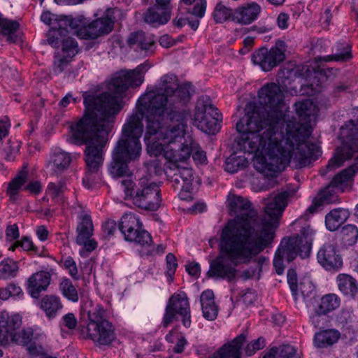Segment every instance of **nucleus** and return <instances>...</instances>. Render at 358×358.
Listing matches in <instances>:
<instances>
[{
	"label": "nucleus",
	"instance_id": "nucleus-61",
	"mask_svg": "<svg viewBox=\"0 0 358 358\" xmlns=\"http://www.w3.org/2000/svg\"><path fill=\"white\" fill-rule=\"evenodd\" d=\"M10 127V119L8 116H3L0 119V141L6 138L9 134Z\"/></svg>",
	"mask_w": 358,
	"mask_h": 358
},
{
	"label": "nucleus",
	"instance_id": "nucleus-60",
	"mask_svg": "<svg viewBox=\"0 0 358 358\" xmlns=\"http://www.w3.org/2000/svg\"><path fill=\"white\" fill-rule=\"evenodd\" d=\"M144 33L142 31L131 33L127 40V44L129 46L137 45L139 48L143 40H144Z\"/></svg>",
	"mask_w": 358,
	"mask_h": 358
},
{
	"label": "nucleus",
	"instance_id": "nucleus-22",
	"mask_svg": "<svg viewBox=\"0 0 358 358\" xmlns=\"http://www.w3.org/2000/svg\"><path fill=\"white\" fill-rule=\"evenodd\" d=\"M21 325L22 319L19 315H9L6 311L0 312V331L4 334V341H10Z\"/></svg>",
	"mask_w": 358,
	"mask_h": 358
},
{
	"label": "nucleus",
	"instance_id": "nucleus-37",
	"mask_svg": "<svg viewBox=\"0 0 358 358\" xmlns=\"http://www.w3.org/2000/svg\"><path fill=\"white\" fill-rule=\"evenodd\" d=\"M26 166L17 173V175L9 182L7 193L10 198H14L18 193V190L26 182L27 178V171Z\"/></svg>",
	"mask_w": 358,
	"mask_h": 358
},
{
	"label": "nucleus",
	"instance_id": "nucleus-26",
	"mask_svg": "<svg viewBox=\"0 0 358 358\" xmlns=\"http://www.w3.org/2000/svg\"><path fill=\"white\" fill-rule=\"evenodd\" d=\"M350 216L348 210L337 208L331 210L325 215V225L330 231L338 230Z\"/></svg>",
	"mask_w": 358,
	"mask_h": 358
},
{
	"label": "nucleus",
	"instance_id": "nucleus-29",
	"mask_svg": "<svg viewBox=\"0 0 358 358\" xmlns=\"http://www.w3.org/2000/svg\"><path fill=\"white\" fill-rule=\"evenodd\" d=\"M341 334L336 329H326L315 334L314 344L317 348H324L336 343L340 338Z\"/></svg>",
	"mask_w": 358,
	"mask_h": 358
},
{
	"label": "nucleus",
	"instance_id": "nucleus-43",
	"mask_svg": "<svg viewBox=\"0 0 358 358\" xmlns=\"http://www.w3.org/2000/svg\"><path fill=\"white\" fill-rule=\"evenodd\" d=\"M62 50L65 56L73 59L79 52L78 44L73 38H64L62 42Z\"/></svg>",
	"mask_w": 358,
	"mask_h": 358
},
{
	"label": "nucleus",
	"instance_id": "nucleus-38",
	"mask_svg": "<svg viewBox=\"0 0 358 358\" xmlns=\"http://www.w3.org/2000/svg\"><path fill=\"white\" fill-rule=\"evenodd\" d=\"M299 289L307 306H312L317 302L316 289L311 282H301Z\"/></svg>",
	"mask_w": 358,
	"mask_h": 358
},
{
	"label": "nucleus",
	"instance_id": "nucleus-53",
	"mask_svg": "<svg viewBox=\"0 0 358 358\" xmlns=\"http://www.w3.org/2000/svg\"><path fill=\"white\" fill-rule=\"evenodd\" d=\"M21 247L24 250L33 251L37 253L38 248L34 246L32 241L27 236L22 238L21 241H16L13 246H11L12 250H14L15 248Z\"/></svg>",
	"mask_w": 358,
	"mask_h": 358
},
{
	"label": "nucleus",
	"instance_id": "nucleus-14",
	"mask_svg": "<svg viewBox=\"0 0 358 358\" xmlns=\"http://www.w3.org/2000/svg\"><path fill=\"white\" fill-rule=\"evenodd\" d=\"M181 317L183 326L189 328L191 326V312L188 299L185 293L172 295L166 306L164 314L161 323L164 328H167L178 316Z\"/></svg>",
	"mask_w": 358,
	"mask_h": 358
},
{
	"label": "nucleus",
	"instance_id": "nucleus-42",
	"mask_svg": "<svg viewBox=\"0 0 358 358\" xmlns=\"http://www.w3.org/2000/svg\"><path fill=\"white\" fill-rule=\"evenodd\" d=\"M59 290L62 295L68 300L73 302H77L78 301L79 297L78 292L69 279H64L60 282Z\"/></svg>",
	"mask_w": 358,
	"mask_h": 358
},
{
	"label": "nucleus",
	"instance_id": "nucleus-18",
	"mask_svg": "<svg viewBox=\"0 0 358 358\" xmlns=\"http://www.w3.org/2000/svg\"><path fill=\"white\" fill-rule=\"evenodd\" d=\"M51 275L49 272L41 271L33 273L27 281V291L34 299H38L43 291L50 285Z\"/></svg>",
	"mask_w": 358,
	"mask_h": 358
},
{
	"label": "nucleus",
	"instance_id": "nucleus-47",
	"mask_svg": "<svg viewBox=\"0 0 358 358\" xmlns=\"http://www.w3.org/2000/svg\"><path fill=\"white\" fill-rule=\"evenodd\" d=\"M27 350L29 355V358H55L48 356L43 346L36 342H31L27 347Z\"/></svg>",
	"mask_w": 358,
	"mask_h": 358
},
{
	"label": "nucleus",
	"instance_id": "nucleus-32",
	"mask_svg": "<svg viewBox=\"0 0 358 358\" xmlns=\"http://www.w3.org/2000/svg\"><path fill=\"white\" fill-rule=\"evenodd\" d=\"M248 164V161L245 156L233 153L225 160V171L230 173H234L244 169Z\"/></svg>",
	"mask_w": 358,
	"mask_h": 358
},
{
	"label": "nucleus",
	"instance_id": "nucleus-59",
	"mask_svg": "<svg viewBox=\"0 0 358 358\" xmlns=\"http://www.w3.org/2000/svg\"><path fill=\"white\" fill-rule=\"evenodd\" d=\"M144 33L142 31L131 33L127 40V44L129 46L137 45L139 48L143 40H144Z\"/></svg>",
	"mask_w": 358,
	"mask_h": 358
},
{
	"label": "nucleus",
	"instance_id": "nucleus-50",
	"mask_svg": "<svg viewBox=\"0 0 358 358\" xmlns=\"http://www.w3.org/2000/svg\"><path fill=\"white\" fill-rule=\"evenodd\" d=\"M266 260L265 257H261L257 259H255V266H252L250 269H247L243 271L242 277L244 280H248L254 277L258 271L259 273L262 270V264Z\"/></svg>",
	"mask_w": 358,
	"mask_h": 358
},
{
	"label": "nucleus",
	"instance_id": "nucleus-35",
	"mask_svg": "<svg viewBox=\"0 0 358 358\" xmlns=\"http://www.w3.org/2000/svg\"><path fill=\"white\" fill-rule=\"evenodd\" d=\"M185 145L191 148L192 151L190 154V156H192L194 162L201 164H206L207 160L206 153L202 150H196V144L193 143L192 140H189V141L185 140L184 142L181 141L178 145H177L178 148H171L170 150L167 151L169 152H177L178 150H180V148Z\"/></svg>",
	"mask_w": 358,
	"mask_h": 358
},
{
	"label": "nucleus",
	"instance_id": "nucleus-56",
	"mask_svg": "<svg viewBox=\"0 0 358 358\" xmlns=\"http://www.w3.org/2000/svg\"><path fill=\"white\" fill-rule=\"evenodd\" d=\"M206 6V0H198L192 10L189 11V13L199 18H202L205 15Z\"/></svg>",
	"mask_w": 358,
	"mask_h": 358
},
{
	"label": "nucleus",
	"instance_id": "nucleus-30",
	"mask_svg": "<svg viewBox=\"0 0 358 358\" xmlns=\"http://www.w3.org/2000/svg\"><path fill=\"white\" fill-rule=\"evenodd\" d=\"M337 282L340 291L345 296L354 298L358 292L356 280L348 274L341 273L337 276Z\"/></svg>",
	"mask_w": 358,
	"mask_h": 358
},
{
	"label": "nucleus",
	"instance_id": "nucleus-10",
	"mask_svg": "<svg viewBox=\"0 0 358 358\" xmlns=\"http://www.w3.org/2000/svg\"><path fill=\"white\" fill-rule=\"evenodd\" d=\"M115 17L113 11L108 9L103 15L92 21L88 25H83L80 18L69 16V29H76V34L82 39H96L101 35L108 34L112 31Z\"/></svg>",
	"mask_w": 358,
	"mask_h": 358
},
{
	"label": "nucleus",
	"instance_id": "nucleus-39",
	"mask_svg": "<svg viewBox=\"0 0 358 358\" xmlns=\"http://www.w3.org/2000/svg\"><path fill=\"white\" fill-rule=\"evenodd\" d=\"M234 11L229 8L225 6L222 2L216 4L213 17L215 23L221 24L233 18Z\"/></svg>",
	"mask_w": 358,
	"mask_h": 358
},
{
	"label": "nucleus",
	"instance_id": "nucleus-63",
	"mask_svg": "<svg viewBox=\"0 0 358 358\" xmlns=\"http://www.w3.org/2000/svg\"><path fill=\"white\" fill-rule=\"evenodd\" d=\"M20 236L18 227L16 224L7 226L6 229V238L8 241L16 240Z\"/></svg>",
	"mask_w": 358,
	"mask_h": 358
},
{
	"label": "nucleus",
	"instance_id": "nucleus-28",
	"mask_svg": "<svg viewBox=\"0 0 358 358\" xmlns=\"http://www.w3.org/2000/svg\"><path fill=\"white\" fill-rule=\"evenodd\" d=\"M79 222L76 228V243H83L86 238H90L93 234V224L90 215L85 214L78 217Z\"/></svg>",
	"mask_w": 358,
	"mask_h": 358
},
{
	"label": "nucleus",
	"instance_id": "nucleus-16",
	"mask_svg": "<svg viewBox=\"0 0 358 358\" xmlns=\"http://www.w3.org/2000/svg\"><path fill=\"white\" fill-rule=\"evenodd\" d=\"M355 157L358 159V128L348 131L346 140L341 148L337 149L336 155L329 159L325 171H321V175L324 176L327 171L341 166L345 160Z\"/></svg>",
	"mask_w": 358,
	"mask_h": 358
},
{
	"label": "nucleus",
	"instance_id": "nucleus-31",
	"mask_svg": "<svg viewBox=\"0 0 358 358\" xmlns=\"http://www.w3.org/2000/svg\"><path fill=\"white\" fill-rule=\"evenodd\" d=\"M41 336V334L34 333L33 329L30 327L22 330L18 329L16 331L15 334L13 335L10 342L27 347L31 343L32 340H37Z\"/></svg>",
	"mask_w": 358,
	"mask_h": 358
},
{
	"label": "nucleus",
	"instance_id": "nucleus-25",
	"mask_svg": "<svg viewBox=\"0 0 358 358\" xmlns=\"http://www.w3.org/2000/svg\"><path fill=\"white\" fill-rule=\"evenodd\" d=\"M203 316L205 319L213 321L218 315V307L214 300V293L211 289L203 291L200 296Z\"/></svg>",
	"mask_w": 358,
	"mask_h": 358
},
{
	"label": "nucleus",
	"instance_id": "nucleus-36",
	"mask_svg": "<svg viewBox=\"0 0 358 358\" xmlns=\"http://www.w3.org/2000/svg\"><path fill=\"white\" fill-rule=\"evenodd\" d=\"M340 306V299L334 294H326L321 299L320 303L316 308L317 311L326 315Z\"/></svg>",
	"mask_w": 358,
	"mask_h": 358
},
{
	"label": "nucleus",
	"instance_id": "nucleus-62",
	"mask_svg": "<svg viewBox=\"0 0 358 358\" xmlns=\"http://www.w3.org/2000/svg\"><path fill=\"white\" fill-rule=\"evenodd\" d=\"M62 37L59 36V34L58 33L50 28L48 33V39L47 41L49 45H50L53 48H58L60 45L62 41Z\"/></svg>",
	"mask_w": 358,
	"mask_h": 358
},
{
	"label": "nucleus",
	"instance_id": "nucleus-45",
	"mask_svg": "<svg viewBox=\"0 0 358 358\" xmlns=\"http://www.w3.org/2000/svg\"><path fill=\"white\" fill-rule=\"evenodd\" d=\"M341 236L348 245H352L358 239V229L353 224L345 225L341 230Z\"/></svg>",
	"mask_w": 358,
	"mask_h": 358
},
{
	"label": "nucleus",
	"instance_id": "nucleus-12",
	"mask_svg": "<svg viewBox=\"0 0 358 358\" xmlns=\"http://www.w3.org/2000/svg\"><path fill=\"white\" fill-rule=\"evenodd\" d=\"M222 115L211 103L208 97L199 99L194 113V124L199 129L208 134H214L219 131V123Z\"/></svg>",
	"mask_w": 358,
	"mask_h": 358
},
{
	"label": "nucleus",
	"instance_id": "nucleus-5",
	"mask_svg": "<svg viewBox=\"0 0 358 358\" xmlns=\"http://www.w3.org/2000/svg\"><path fill=\"white\" fill-rule=\"evenodd\" d=\"M121 186L125 194L124 199L130 201L136 208L155 211L162 204L159 185L149 182L146 178L136 181L130 178L124 179L121 180Z\"/></svg>",
	"mask_w": 358,
	"mask_h": 358
},
{
	"label": "nucleus",
	"instance_id": "nucleus-6",
	"mask_svg": "<svg viewBox=\"0 0 358 358\" xmlns=\"http://www.w3.org/2000/svg\"><path fill=\"white\" fill-rule=\"evenodd\" d=\"M192 151L189 146L185 145L177 152L166 151L164 154L165 157L169 161L166 174L168 178H170L173 189L179 191L178 196L182 200H188L192 197L191 191L194 176L193 170L191 168L181 166L178 163L189 159Z\"/></svg>",
	"mask_w": 358,
	"mask_h": 358
},
{
	"label": "nucleus",
	"instance_id": "nucleus-64",
	"mask_svg": "<svg viewBox=\"0 0 358 358\" xmlns=\"http://www.w3.org/2000/svg\"><path fill=\"white\" fill-rule=\"evenodd\" d=\"M63 324L69 329H74L77 325V320L73 313H67L62 317Z\"/></svg>",
	"mask_w": 358,
	"mask_h": 358
},
{
	"label": "nucleus",
	"instance_id": "nucleus-52",
	"mask_svg": "<svg viewBox=\"0 0 358 358\" xmlns=\"http://www.w3.org/2000/svg\"><path fill=\"white\" fill-rule=\"evenodd\" d=\"M287 283L289 284L290 290L292 292V295L294 297V299H296V296L298 294V285H297V274L294 268H289L287 271Z\"/></svg>",
	"mask_w": 358,
	"mask_h": 358
},
{
	"label": "nucleus",
	"instance_id": "nucleus-8",
	"mask_svg": "<svg viewBox=\"0 0 358 358\" xmlns=\"http://www.w3.org/2000/svg\"><path fill=\"white\" fill-rule=\"evenodd\" d=\"M220 253L217 258L210 262V268L207 272V275L215 279H227L229 282L234 280L236 276L238 271L235 268L236 266L241 263H249L252 258L263 252L259 251L256 253L233 257L223 250L222 235H220Z\"/></svg>",
	"mask_w": 358,
	"mask_h": 358
},
{
	"label": "nucleus",
	"instance_id": "nucleus-57",
	"mask_svg": "<svg viewBox=\"0 0 358 358\" xmlns=\"http://www.w3.org/2000/svg\"><path fill=\"white\" fill-rule=\"evenodd\" d=\"M167 274L171 277L175 274L178 267L177 259L173 253H168L166 257Z\"/></svg>",
	"mask_w": 358,
	"mask_h": 358
},
{
	"label": "nucleus",
	"instance_id": "nucleus-3",
	"mask_svg": "<svg viewBox=\"0 0 358 358\" xmlns=\"http://www.w3.org/2000/svg\"><path fill=\"white\" fill-rule=\"evenodd\" d=\"M148 69L149 65L145 62L134 70L122 71L110 80L108 92L99 95L83 94L84 114L69 125L66 141L78 146L85 145L86 173L83 183L87 189L92 188L99 180V171L104 159L103 150L110 131V127L106 122L121 110L120 99L128 88L142 84L143 73Z\"/></svg>",
	"mask_w": 358,
	"mask_h": 358
},
{
	"label": "nucleus",
	"instance_id": "nucleus-19",
	"mask_svg": "<svg viewBox=\"0 0 358 358\" xmlns=\"http://www.w3.org/2000/svg\"><path fill=\"white\" fill-rule=\"evenodd\" d=\"M260 12L261 7L258 3H248L234 10L232 21L241 24H249L258 18Z\"/></svg>",
	"mask_w": 358,
	"mask_h": 358
},
{
	"label": "nucleus",
	"instance_id": "nucleus-24",
	"mask_svg": "<svg viewBox=\"0 0 358 358\" xmlns=\"http://www.w3.org/2000/svg\"><path fill=\"white\" fill-rule=\"evenodd\" d=\"M171 9H163L158 6L154 5L148 9L145 13L144 20L145 22L157 27L159 25L166 24L171 18Z\"/></svg>",
	"mask_w": 358,
	"mask_h": 358
},
{
	"label": "nucleus",
	"instance_id": "nucleus-1",
	"mask_svg": "<svg viewBox=\"0 0 358 358\" xmlns=\"http://www.w3.org/2000/svg\"><path fill=\"white\" fill-rule=\"evenodd\" d=\"M261 110L248 112L236 123L239 136L236 149L249 154L262 152L266 156L255 164L260 172L272 175L289 165L301 169L310 164L321 155L320 148L307 139L312 134L310 125L312 103L306 99L295 103L296 114L303 123L286 122L284 94L280 87L270 83L258 92Z\"/></svg>",
	"mask_w": 358,
	"mask_h": 358
},
{
	"label": "nucleus",
	"instance_id": "nucleus-7",
	"mask_svg": "<svg viewBox=\"0 0 358 358\" xmlns=\"http://www.w3.org/2000/svg\"><path fill=\"white\" fill-rule=\"evenodd\" d=\"M313 239V231L310 226L303 227L300 235L283 238L275 252L273 262L276 273L282 275L284 273V259L287 262H291L297 255L302 259L308 257L310 253Z\"/></svg>",
	"mask_w": 358,
	"mask_h": 358
},
{
	"label": "nucleus",
	"instance_id": "nucleus-48",
	"mask_svg": "<svg viewBox=\"0 0 358 358\" xmlns=\"http://www.w3.org/2000/svg\"><path fill=\"white\" fill-rule=\"evenodd\" d=\"M8 145V148L5 150V159L9 162H13L20 151V143L17 140L9 139Z\"/></svg>",
	"mask_w": 358,
	"mask_h": 358
},
{
	"label": "nucleus",
	"instance_id": "nucleus-17",
	"mask_svg": "<svg viewBox=\"0 0 358 358\" xmlns=\"http://www.w3.org/2000/svg\"><path fill=\"white\" fill-rule=\"evenodd\" d=\"M317 259L318 263L327 271H337L343 266V259L332 243H325L319 250Z\"/></svg>",
	"mask_w": 358,
	"mask_h": 358
},
{
	"label": "nucleus",
	"instance_id": "nucleus-41",
	"mask_svg": "<svg viewBox=\"0 0 358 358\" xmlns=\"http://www.w3.org/2000/svg\"><path fill=\"white\" fill-rule=\"evenodd\" d=\"M17 263L10 259L3 260L0 263V278H13L17 275Z\"/></svg>",
	"mask_w": 358,
	"mask_h": 358
},
{
	"label": "nucleus",
	"instance_id": "nucleus-54",
	"mask_svg": "<svg viewBox=\"0 0 358 358\" xmlns=\"http://www.w3.org/2000/svg\"><path fill=\"white\" fill-rule=\"evenodd\" d=\"M279 355L281 358H300L297 350L291 345H282L280 347Z\"/></svg>",
	"mask_w": 358,
	"mask_h": 358
},
{
	"label": "nucleus",
	"instance_id": "nucleus-40",
	"mask_svg": "<svg viewBox=\"0 0 358 358\" xmlns=\"http://www.w3.org/2000/svg\"><path fill=\"white\" fill-rule=\"evenodd\" d=\"M66 189V183L63 181L58 182H50L48 185L46 193L55 202L63 201L64 193Z\"/></svg>",
	"mask_w": 358,
	"mask_h": 358
},
{
	"label": "nucleus",
	"instance_id": "nucleus-33",
	"mask_svg": "<svg viewBox=\"0 0 358 358\" xmlns=\"http://www.w3.org/2000/svg\"><path fill=\"white\" fill-rule=\"evenodd\" d=\"M19 27L20 24L18 22L4 18L0 13V33L3 36H7L8 41L15 42L16 37L13 35Z\"/></svg>",
	"mask_w": 358,
	"mask_h": 358
},
{
	"label": "nucleus",
	"instance_id": "nucleus-9",
	"mask_svg": "<svg viewBox=\"0 0 358 358\" xmlns=\"http://www.w3.org/2000/svg\"><path fill=\"white\" fill-rule=\"evenodd\" d=\"M87 337L99 345H108L116 338L115 329L106 318L103 308L96 305L88 312Z\"/></svg>",
	"mask_w": 358,
	"mask_h": 358
},
{
	"label": "nucleus",
	"instance_id": "nucleus-46",
	"mask_svg": "<svg viewBox=\"0 0 358 358\" xmlns=\"http://www.w3.org/2000/svg\"><path fill=\"white\" fill-rule=\"evenodd\" d=\"M50 28L55 30L60 37L66 36L69 33V16H57Z\"/></svg>",
	"mask_w": 358,
	"mask_h": 358
},
{
	"label": "nucleus",
	"instance_id": "nucleus-21",
	"mask_svg": "<svg viewBox=\"0 0 358 358\" xmlns=\"http://www.w3.org/2000/svg\"><path fill=\"white\" fill-rule=\"evenodd\" d=\"M245 338L244 334L238 335L231 343L223 345L210 358H241V350Z\"/></svg>",
	"mask_w": 358,
	"mask_h": 358
},
{
	"label": "nucleus",
	"instance_id": "nucleus-23",
	"mask_svg": "<svg viewBox=\"0 0 358 358\" xmlns=\"http://www.w3.org/2000/svg\"><path fill=\"white\" fill-rule=\"evenodd\" d=\"M39 307L45 313V316L52 320L61 313L63 304L59 296L47 294L41 298Z\"/></svg>",
	"mask_w": 358,
	"mask_h": 358
},
{
	"label": "nucleus",
	"instance_id": "nucleus-20",
	"mask_svg": "<svg viewBox=\"0 0 358 358\" xmlns=\"http://www.w3.org/2000/svg\"><path fill=\"white\" fill-rule=\"evenodd\" d=\"M308 81L306 85L310 89V92H307L310 95H313L321 90L323 84L327 80V75L326 70L320 66L317 68L310 69L308 66L306 69L305 73L301 74Z\"/></svg>",
	"mask_w": 358,
	"mask_h": 358
},
{
	"label": "nucleus",
	"instance_id": "nucleus-49",
	"mask_svg": "<svg viewBox=\"0 0 358 358\" xmlns=\"http://www.w3.org/2000/svg\"><path fill=\"white\" fill-rule=\"evenodd\" d=\"M265 346V339L259 337L256 340L252 341L247 345L245 348V352L247 356H252L257 350L263 349Z\"/></svg>",
	"mask_w": 358,
	"mask_h": 358
},
{
	"label": "nucleus",
	"instance_id": "nucleus-44",
	"mask_svg": "<svg viewBox=\"0 0 358 358\" xmlns=\"http://www.w3.org/2000/svg\"><path fill=\"white\" fill-rule=\"evenodd\" d=\"M73 59L65 55H55L54 57L52 72L55 75H59L68 69Z\"/></svg>",
	"mask_w": 358,
	"mask_h": 358
},
{
	"label": "nucleus",
	"instance_id": "nucleus-27",
	"mask_svg": "<svg viewBox=\"0 0 358 358\" xmlns=\"http://www.w3.org/2000/svg\"><path fill=\"white\" fill-rule=\"evenodd\" d=\"M72 158L69 152L59 148L55 149L51 156L52 169L56 173H61L68 169Z\"/></svg>",
	"mask_w": 358,
	"mask_h": 358
},
{
	"label": "nucleus",
	"instance_id": "nucleus-15",
	"mask_svg": "<svg viewBox=\"0 0 358 358\" xmlns=\"http://www.w3.org/2000/svg\"><path fill=\"white\" fill-rule=\"evenodd\" d=\"M286 43L278 39L273 47L269 50L262 48L255 51L252 56L255 64L259 65L264 71H269L280 65L285 59Z\"/></svg>",
	"mask_w": 358,
	"mask_h": 358
},
{
	"label": "nucleus",
	"instance_id": "nucleus-34",
	"mask_svg": "<svg viewBox=\"0 0 358 358\" xmlns=\"http://www.w3.org/2000/svg\"><path fill=\"white\" fill-rule=\"evenodd\" d=\"M338 50H342V51L336 52L331 55L317 57L316 60L317 62L324 61L326 62L331 61L345 62L352 57L351 48L347 43L338 44Z\"/></svg>",
	"mask_w": 358,
	"mask_h": 358
},
{
	"label": "nucleus",
	"instance_id": "nucleus-11",
	"mask_svg": "<svg viewBox=\"0 0 358 358\" xmlns=\"http://www.w3.org/2000/svg\"><path fill=\"white\" fill-rule=\"evenodd\" d=\"M357 162L336 175L330 183L319 193V199L324 204L336 203L340 201L338 193L349 191L353 185V177L358 172Z\"/></svg>",
	"mask_w": 358,
	"mask_h": 358
},
{
	"label": "nucleus",
	"instance_id": "nucleus-55",
	"mask_svg": "<svg viewBox=\"0 0 358 358\" xmlns=\"http://www.w3.org/2000/svg\"><path fill=\"white\" fill-rule=\"evenodd\" d=\"M83 243H77L79 245H83V248L80 250V254L82 256L87 255L89 253L94 251L97 248V243L94 239L86 238Z\"/></svg>",
	"mask_w": 358,
	"mask_h": 358
},
{
	"label": "nucleus",
	"instance_id": "nucleus-4",
	"mask_svg": "<svg viewBox=\"0 0 358 358\" xmlns=\"http://www.w3.org/2000/svg\"><path fill=\"white\" fill-rule=\"evenodd\" d=\"M287 191L264 199L266 216L261 217L247 198L228 196V207L233 220L221 231L223 250L233 257L264 251L271 246L278 219L287 206Z\"/></svg>",
	"mask_w": 358,
	"mask_h": 358
},
{
	"label": "nucleus",
	"instance_id": "nucleus-13",
	"mask_svg": "<svg viewBox=\"0 0 358 358\" xmlns=\"http://www.w3.org/2000/svg\"><path fill=\"white\" fill-rule=\"evenodd\" d=\"M118 228L127 241L142 247H150L153 243L150 234L143 229L142 222L134 214L124 213L120 219Z\"/></svg>",
	"mask_w": 358,
	"mask_h": 358
},
{
	"label": "nucleus",
	"instance_id": "nucleus-58",
	"mask_svg": "<svg viewBox=\"0 0 358 358\" xmlns=\"http://www.w3.org/2000/svg\"><path fill=\"white\" fill-rule=\"evenodd\" d=\"M325 313H321L315 308L314 313L310 316V322L315 328H318L326 322Z\"/></svg>",
	"mask_w": 358,
	"mask_h": 358
},
{
	"label": "nucleus",
	"instance_id": "nucleus-2",
	"mask_svg": "<svg viewBox=\"0 0 358 358\" xmlns=\"http://www.w3.org/2000/svg\"><path fill=\"white\" fill-rule=\"evenodd\" d=\"M194 92V87L186 82L176 88L166 85L163 91L145 93L138 99L112 152L108 171L113 178L129 175L128 164L139 158L144 117V141L150 155H160L164 151V145L178 148L184 139L187 122L191 117L188 106Z\"/></svg>",
	"mask_w": 358,
	"mask_h": 358
},
{
	"label": "nucleus",
	"instance_id": "nucleus-51",
	"mask_svg": "<svg viewBox=\"0 0 358 358\" xmlns=\"http://www.w3.org/2000/svg\"><path fill=\"white\" fill-rule=\"evenodd\" d=\"M63 266L69 271V275L76 280H78L80 276L78 275V271L74 259L69 256L62 261Z\"/></svg>",
	"mask_w": 358,
	"mask_h": 358
}]
</instances>
